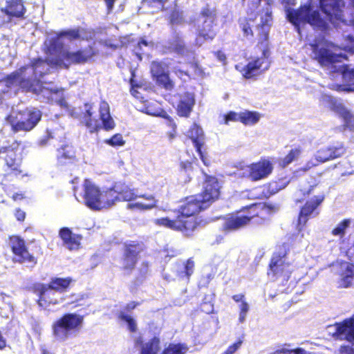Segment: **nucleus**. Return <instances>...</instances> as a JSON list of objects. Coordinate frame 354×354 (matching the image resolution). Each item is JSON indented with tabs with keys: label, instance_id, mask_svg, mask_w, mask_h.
<instances>
[{
	"label": "nucleus",
	"instance_id": "obj_29",
	"mask_svg": "<svg viewBox=\"0 0 354 354\" xmlns=\"http://www.w3.org/2000/svg\"><path fill=\"white\" fill-rule=\"evenodd\" d=\"M73 281L74 280L71 277H53L48 285L53 291L64 293L69 290Z\"/></svg>",
	"mask_w": 354,
	"mask_h": 354
},
{
	"label": "nucleus",
	"instance_id": "obj_57",
	"mask_svg": "<svg viewBox=\"0 0 354 354\" xmlns=\"http://www.w3.org/2000/svg\"><path fill=\"white\" fill-rule=\"evenodd\" d=\"M106 143L112 147H117L124 145L125 142L120 133H116L111 136L109 139L106 140Z\"/></svg>",
	"mask_w": 354,
	"mask_h": 354
},
{
	"label": "nucleus",
	"instance_id": "obj_43",
	"mask_svg": "<svg viewBox=\"0 0 354 354\" xmlns=\"http://www.w3.org/2000/svg\"><path fill=\"white\" fill-rule=\"evenodd\" d=\"M120 261L122 264L121 269L130 273L135 269L138 260L122 253Z\"/></svg>",
	"mask_w": 354,
	"mask_h": 354
},
{
	"label": "nucleus",
	"instance_id": "obj_63",
	"mask_svg": "<svg viewBox=\"0 0 354 354\" xmlns=\"http://www.w3.org/2000/svg\"><path fill=\"white\" fill-rule=\"evenodd\" d=\"M26 212L21 209L20 208H17L15 211V216L18 221L23 222L26 218Z\"/></svg>",
	"mask_w": 354,
	"mask_h": 354
},
{
	"label": "nucleus",
	"instance_id": "obj_50",
	"mask_svg": "<svg viewBox=\"0 0 354 354\" xmlns=\"http://www.w3.org/2000/svg\"><path fill=\"white\" fill-rule=\"evenodd\" d=\"M39 82L32 76L31 77H19L18 86L27 91H32L35 86L38 85Z\"/></svg>",
	"mask_w": 354,
	"mask_h": 354
},
{
	"label": "nucleus",
	"instance_id": "obj_62",
	"mask_svg": "<svg viewBox=\"0 0 354 354\" xmlns=\"http://www.w3.org/2000/svg\"><path fill=\"white\" fill-rule=\"evenodd\" d=\"M53 138V132L49 129H46L45 135L39 140V143L40 145L44 146L47 144L49 140Z\"/></svg>",
	"mask_w": 354,
	"mask_h": 354
},
{
	"label": "nucleus",
	"instance_id": "obj_16",
	"mask_svg": "<svg viewBox=\"0 0 354 354\" xmlns=\"http://www.w3.org/2000/svg\"><path fill=\"white\" fill-rule=\"evenodd\" d=\"M30 290L37 297V303L41 308H47L50 305L59 304L56 294L48 287V284L35 283L30 286Z\"/></svg>",
	"mask_w": 354,
	"mask_h": 354
},
{
	"label": "nucleus",
	"instance_id": "obj_55",
	"mask_svg": "<svg viewBox=\"0 0 354 354\" xmlns=\"http://www.w3.org/2000/svg\"><path fill=\"white\" fill-rule=\"evenodd\" d=\"M148 45L149 42L145 39L142 37L133 47V53L139 60H142V55L144 53L142 50V46L146 47Z\"/></svg>",
	"mask_w": 354,
	"mask_h": 354
},
{
	"label": "nucleus",
	"instance_id": "obj_12",
	"mask_svg": "<svg viewBox=\"0 0 354 354\" xmlns=\"http://www.w3.org/2000/svg\"><path fill=\"white\" fill-rule=\"evenodd\" d=\"M286 19L294 26L298 34L301 37L302 28L310 24V0L301 4L297 8L288 7L285 10Z\"/></svg>",
	"mask_w": 354,
	"mask_h": 354
},
{
	"label": "nucleus",
	"instance_id": "obj_30",
	"mask_svg": "<svg viewBox=\"0 0 354 354\" xmlns=\"http://www.w3.org/2000/svg\"><path fill=\"white\" fill-rule=\"evenodd\" d=\"M144 250V245L138 241H128L122 245V253L139 260L140 254Z\"/></svg>",
	"mask_w": 354,
	"mask_h": 354
},
{
	"label": "nucleus",
	"instance_id": "obj_23",
	"mask_svg": "<svg viewBox=\"0 0 354 354\" xmlns=\"http://www.w3.org/2000/svg\"><path fill=\"white\" fill-rule=\"evenodd\" d=\"M194 261L192 258L188 259L185 261H177L173 265V272L176 278L178 280H185L189 281L190 277L194 273Z\"/></svg>",
	"mask_w": 354,
	"mask_h": 354
},
{
	"label": "nucleus",
	"instance_id": "obj_34",
	"mask_svg": "<svg viewBox=\"0 0 354 354\" xmlns=\"http://www.w3.org/2000/svg\"><path fill=\"white\" fill-rule=\"evenodd\" d=\"M317 58L322 65H330L341 62L342 58H345V56L333 53L327 49H322L319 52Z\"/></svg>",
	"mask_w": 354,
	"mask_h": 354
},
{
	"label": "nucleus",
	"instance_id": "obj_15",
	"mask_svg": "<svg viewBox=\"0 0 354 354\" xmlns=\"http://www.w3.org/2000/svg\"><path fill=\"white\" fill-rule=\"evenodd\" d=\"M247 174L245 177L252 182H257L266 178L272 172L273 165L270 160L262 158L257 162L246 166Z\"/></svg>",
	"mask_w": 354,
	"mask_h": 354
},
{
	"label": "nucleus",
	"instance_id": "obj_60",
	"mask_svg": "<svg viewBox=\"0 0 354 354\" xmlns=\"http://www.w3.org/2000/svg\"><path fill=\"white\" fill-rule=\"evenodd\" d=\"M183 22L182 15L177 11H173L169 15V23L172 25L180 24Z\"/></svg>",
	"mask_w": 354,
	"mask_h": 354
},
{
	"label": "nucleus",
	"instance_id": "obj_1",
	"mask_svg": "<svg viewBox=\"0 0 354 354\" xmlns=\"http://www.w3.org/2000/svg\"><path fill=\"white\" fill-rule=\"evenodd\" d=\"M208 209L196 194L186 196L177 209L174 210L175 218L168 216L156 218L155 225L174 231L180 232L184 236L190 237L194 231L203 225V220L197 216Z\"/></svg>",
	"mask_w": 354,
	"mask_h": 354
},
{
	"label": "nucleus",
	"instance_id": "obj_61",
	"mask_svg": "<svg viewBox=\"0 0 354 354\" xmlns=\"http://www.w3.org/2000/svg\"><path fill=\"white\" fill-rule=\"evenodd\" d=\"M324 196H315L311 201V216H314V212L317 206H319L324 201Z\"/></svg>",
	"mask_w": 354,
	"mask_h": 354
},
{
	"label": "nucleus",
	"instance_id": "obj_51",
	"mask_svg": "<svg viewBox=\"0 0 354 354\" xmlns=\"http://www.w3.org/2000/svg\"><path fill=\"white\" fill-rule=\"evenodd\" d=\"M28 68V66H21L18 71H14L8 75H7L4 77V81L7 84H12L16 81H19V77L22 75L23 73L26 72V71Z\"/></svg>",
	"mask_w": 354,
	"mask_h": 354
},
{
	"label": "nucleus",
	"instance_id": "obj_32",
	"mask_svg": "<svg viewBox=\"0 0 354 354\" xmlns=\"http://www.w3.org/2000/svg\"><path fill=\"white\" fill-rule=\"evenodd\" d=\"M334 111L344 121V128L354 131V115L341 104L335 106Z\"/></svg>",
	"mask_w": 354,
	"mask_h": 354
},
{
	"label": "nucleus",
	"instance_id": "obj_49",
	"mask_svg": "<svg viewBox=\"0 0 354 354\" xmlns=\"http://www.w3.org/2000/svg\"><path fill=\"white\" fill-rule=\"evenodd\" d=\"M329 147L332 160L342 157L346 152V147L342 142H337L335 145L329 146Z\"/></svg>",
	"mask_w": 354,
	"mask_h": 354
},
{
	"label": "nucleus",
	"instance_id": "obj_40",
	"mask_svg": "<svg viewBox=\"0 0 354 354\" xmlns=\"http://www.w3.org/2000/svg\"><path fill=\"white\" fill-rule=\"evenodd\" d=\"M354 321L353 317H350L348 319H344L341 322H337L335 324V334L337 336L345 335V338L348 336L350 330V328L351 327Z\"/></svg>",
	"mask_w": 354,
	"mask_h": 354
},
{
	"label": "nucleus",
	"instance_id": "obj_22",
	"mask_svg": "<svg viewBox=\"0 0 354 354\" xmlns=\"http://www.w3.org/2000/svg\"><path fill=\"white\" fill-rule=\"evenodd\" d=\"M134 344L140 347V354H158L160 350V338L157 335L147 342H145L143 337L139 335L135 339Z\"/></svg>",
	"mask_w": 354,
	"mask_h": 354
},
{
	"label": "nucleus",
	"instance_id": "obj_56",
	"mask_svg": "<svg viewBox=\"0 0 354 354\" xmlns=\"http://www.w3.org/2000/svg\"><path fill=\"white\" fill-rule=\"evenodd\" d=\"M301 150L298 148L291 149L282 159V165L286 167L295 160L300 154Z\"/></svg>",
	"mask_w": 354,
	"mask_h": 354
},
{
	"label": "nucleus",
	"instance_id": "obj_53",
	"mask_svg": "<svg viewBox=\"0 0 354 354\" xmlns=\"http://www.w3.org/2000/svg\"><path fill=\"white\" fill-rule=\"evenodd\" d=\"M118 318L127 323L128 329L131 333H136L137 331L138 328L136 322L130 315H127L124 312H120L118 315Z\"/></svg>",
	"mask_w": 354,
	"mask_h": 354
},
{
	"label": "nucleus",
	"instance_id": "obj_28",
	"mask_svg": "<svg viewBox=\"0 0 354 354\" xmlns=\"http://www.w3.org/2000/svg\"><path fill=\"white\" fill-rule=\"evenodd\" d=\"M57 159L60 165L73 162L76 159L75 151L71 145H62L57 149Z\"/></svg>",
	"mask_w": 354,
	"mask_h": 354
},
{
	"label": "nucleus",
	"instance_id": "obj_54",
	"mask_svg": "<svg viewBox=\"0 0 354 354\" xmlns=\"http://www.w3.org/2000/svg\"><path fill=\"white\" fill-rule=\"evenodd\" d=\"M315 159L319 162H325L328 160H331V156L330 154V147H324L319 149L315 154Z\"/></svg>",
	"mask_w": 354,
	"mask_h": 354
},
{
	"label": "nucleus",
	"instance_id": "obj_37",
	"mask_svg": "<svg viewBox=\"0 0 354 354\" xmlns=\"http://www.w3.org/2000/svg\"><path fill=\"white\" fill-rule=\"evenodd\" d=\"M310 218V203L307 201L304 205L301 208L297 219V228L301 232L306 227V224Z\"/></svg>",
	"mask_w": 354,
	"mask_h": 354
},
{
	"label": "nucleus",
	"instance_id": "obj_42",
	"mask_svg": "<svg viewBox=\"0 0 354 354\" xmlns=\"http://www.w3.org/2000/svg\"><path fill=\"white\" fill-rule=\"evenodd\" d=\"M354 277V264L348 263L342 274V286L348 288L352 285V279Z\"/></svg>",
	"mask_w": 354,
	"mask_h": 354
},
{
	"label": "nucleus",
	"instance_id": "obj_18",
	"mask_svg": "<svg viewBox=\"0 0 354 354\" xmlns=\"http://www.w3.org/2000/svg\"><path fill=\"white\" fill-rule=\"evenodd\" d=\"M83 198L85 205L92 210H99L100 189L91 180L86 178L83 183Z\"/></svg>",
	"mask_w": 354,
	"mask_h": 354
},
{
	"label": "nucleus",
	"instance_id": "obj_38",
	"mask_svg": "<svg viewBox=\"0 0 354 354\" xmlns=\"http://www.w3.org/2000/svg\"><path fill=\"white\" fill-rule=\"evenodd\" d=\"M260 119V114L257 111H248L241 112L239 122L245 126H252L257 124Z\"/></svg>",
	"mask_w": 354,
	"mask_h": 354
},
{
	"label": "nucleus",
	"instance_id": "obj_46",
	"mask_svg": "<svg viewBox=\"0 0 354 354\" xmlns=\"http://www.w3.org/2000/svg\"><path fill=\"white\" fill-rule=\"evenodd\" d=\"M343 68L342 74L347 86L346 90L354 91V68L349 69L347 65Z\"/></svg>",
	"mask_w": 354,
	"mask_h": 354
},
{
	"label": "nucleus",
	"instance_id": "obj_31",
	"mask_svg": "<svg viewBox=\"0 0 354 354\" xmlns=\"http://www.w3.org/2000/svg\"><path fill=\"white\" fill-rule=\"evenodd\" d=\"M100 204L99 210L109 208L114 205L117 201L116 195L113 189V185L101 191L100 192Z\"/></svg>",
	"mask_w": 354,
	"mask_h": 354
},
{
	"label": "nucleus",
	"instance_id": "obj_58",
	"mask_svg": "<svg viewBox=\"0 0 354 354\" xmlns=\"http://www.w3.org/2000/svg\"><path fill=\"white\" fill-rule=\"evenodd\" d=\"M239 118H241V112L238 113L230 111L224 115V122L228 124L230 122H239Z\"/></svg>",
	"mask_w": 354,
	"mask_h": 354
},
{
	"label": "nucleus",
	"instance_id": "obj_64",
	"mask_svg": "<svg viewBox=\"0 0 354 354\" xmlns=\"http://www.w3.org/2000/svg\"><path fill=\"white\" fill-rule=\"evenodd\" d=\"M340 351L345 353L346 354H354V344L352 346H342L340 347Z\"/></svg>",
	"mask_w": 354,
	"mask_h": 354
},
{
	"label": "nucleus",
	"instance_id": "obj_25",
	"mask_svg": "<svg viewBox=\"0 0 354 354\" xmlns=\"http://www.w3.org/2000/svg\"><path fill=\"white\" fill-rule=\"evenodd\" d=\"M117 201H131L137 198L138 195L124 182L118 181L113 184Z\"/></svg>",
	"mask_w": 354,
	"mask_h": 354
},
{
	"label": "nucleus",
	"instance_id": "obj_5",
	"mask_svg": "<svg viewBox=\"0 0 354 354\" xmlns=\"http://www.w3.org/2000/svg\"><path fill=\"white\" fill-rule=\"evenodd\" d=\"M97 54V50L91 45L75 50L64 49L57 56L51 58L50 62L53 66L68 69L72 65H84L93 61Z\"/></svg>",
	"mask_w": 354,
	"mask_h": 354
},
{
	"label": "nucleus",
	"instance_id": "obj_17",
	"mask_svg": "<svg viewBox=\"0 0 354 354\" xmlns=\"http://www.w3.org/2000/svg\"><path fill=\"white\" fill-rule=\"evenodd\" d=\"M189 138L203 164L206 166L209 165L207 156L206 148L205 147V134L203 129L194 123L189 129Z\"/></svg>",
	"mask_w": 354,
	"mask_h": 354
},
{
	"label": "nucleus",
	"instance_id": "obj_33",
	"mask_svg": "<svg viewBox=\"0 0 354 354\" xmlns=\"http://www.w3.org/2000/svg\"><path fill=\"white\" fill-rule=\"evenodd\" d=\"M284 186H279L277 182H270L259 187L260 192L259 195L255 197L257 199H268L271 196L282 189Z\"/></svg>",
	"mask_w": 354,
	"mask_h": 354
},
{
	"label": "nucleus",
	"instance_id": "obj_26",
	"mask_svg": "<svg viewBox=\"0 0 354 354\" xmlns=\"http://www.w3.org/2000/svg\"><path fill=\"white\" fill-rule=\"evenodd\" d=\"M194 104L195 98L194 95L188 92L185 93L176 108L178 115L180 117H189Z\"/></svg>",
	"mask_w": 354,
	"mask_h": 354
},
{
	"label": "nucleus",
	"instance_id": "obj_24",
	"mask_svg": "<svg viewBox=\"0 0 354 354\" xmlns=\"http://www.w3.org/2000/svg\"><path fill=\"white\" fill-rule=\"evenodd\" d=\"M1 11L10 19H25L26 9L22 0H8L6 6L1 8Z\"/></svg>",
	"mask_w": 354,
	"mask_h": 354
},
{
	"label": "nucleus",
	"instance_id": "obj_48",
	"mask_svg": "<svg viewBox=\"0 0 354 354\" xmlns=\"http://www.w3.org/2000/svg\"><path fill=\"white\" fill-rule=\"evenodd\" d=\"M168 0H142L143 6L153 9V12L162 11L165 8V3Z\"/></svg>",
	"mask_w": 354,
	"mask_h": 354
},
{
	"label": "nucleus",
	"instance_id": "obj_20",
	"mask_svg": "<svg viewBox=\"0 0 354 354\" xmlns=\"http://www.w3.org/2000/svg\"><path fill=\"white\" fill-rule=\"evenodd\" d=\"M28 68L32 71V76L37 82H41V79L50 72V66H53L50 59H43L41 57L33 58L30 60Z\"/></svg>",
	"mask_w": 354,
	"mask_h": 354
},
{
	"label": "nucleus",
	"instance_id": "obj_7",
	"mask_svg": "<svg viewBox=\"0 0 354 354\" xmlns=\"http://www.w3.org/2000/svg\"><path fill=\"white\" fill-rule=\"evenodd\" d=\"M42 113L37 108H26L18 111L15 115H9L6 120L14 133L30 131L39 122Z\"/></svg>",
	"mask_w": 354,
	"mask_h": 354
},
{
	"label": "nucleus",
	"instance_id": "obj_14",
	"mask_svg": "<svg viewBox=\"0 0 354 354\" xmlns=\"http://www.w3.org/2000/svg\"><path fill=\"white\" fill-rule=\"evenodd\" d=\"M14 145L1 147L0 154L6 153L3 158L5 165L7 167L8 174L18 176L22 175L23 170L21 169L22 156L21 153H17L19 150V145L15 142Z\"/></svg>",
	"mask_w": 354,
	"mask_h": 354
},
{
	"label": "nucleus",
	"instance_id": "obj_27",
	"mask_svg": "<svg viewBox=\"0 0 354 354\" xmlns=\"http://www.w3.org/2000/svg\"><path fill=\"white\" fill-rule=\"evenodd\" d=\"M168 48L171 52L180 55H184L188 53L185 42L182 36L176 31L173 32L171 38L168 41Z\"/></svg>",
	"mask_w": 354,
	"mask_h": 354
},
{
	"label": "nucleus",
	"instance_id": "obj_59",
	"mask_svg": "<svg viewBox=\"0 0 354 354\" xmlns=\"http://www.w3.org/2000/svg\"><path fill=\"white\" fill-rule=\"evenodd\" d=\"M243 340L241 339H239L237 341H236L234 344L229 346L227 349L221 354H234L242 345Z\"/></svg>",
	"mask_w": 354,
	"mask_h": 354
},
{
	"label": "nucleus",
	"instance_id": "obj_36",
	"mask_svg": "<svg viewBox=\"0 0 354 354\" xmlns=\"http://www.w3.org/2000/svg\"><path fill=\"white\" fill-rule=\"evenodd\" d=\"M238 24L244 37L247 39L254 37L252 26L254 24V19L241 17L239 19Z\"/></svg>",
	"mask_w": 354,
	"mask_h": 354
},
{
	"label": "nucleus",
	"instance_id": "obj_39",
	"mask_svg": "<svg viewBox=\"0 0 354 354\" xmlns=\"http://www.w3.org/2000/svg\"><path fill=\"white\" fill-rule=\"evenodd\" d=\"M142 197L145 198L148 203H129L127 205V208L129 209H138L140 211L143 210H149L156 206V201L153 196H149L145 197V196H142Z\"/></svg>",
	"mask_w": 354,
	"mask_h": 354
},
{
	"label": "nucleus",
	"instance_id": "obj_35",
	"mask_svg": "<svg viewBox=\"0 0 354 354\" xmlns=\"http://www.w3.org/2000/svg\"><path fill=\"white\" fill-rule=\"evenodd\" d=\"M250 205L251 207L250 209L257 214V217H260V214L262 211L271 214L276 213L279 210L277 205L270 203H252Z\"/></svg>",
	"mask_w": 354,
	"mask_h": 354
},
{
	"label": "nucleus",
	"instance_id": "obj_10",
	"mask_svg": "<svg viewBox=\"0 0 354 354\" xmlns=\"http://www.w3.org/2000/svg\"><path fill=\"white\" fill-rule=\"evenodd\" d=\"M250 205L242 207L225 219L223 229L226 232L236 231L248 225L257 214L250 209Z\"/></svg>",
	"mask_w": 354,
	"mask_h": 354
},
{
	"label": "nucleus",
	"instance_id": "obj_21",
	"mask_svg": "<svg viewBox=\"0 0 354 354\" xmlns=\"http://www.w3.org/2000/svg\"><path fill=\"white\" fill-rule=\"evenodd\" d=\"M59 236L62 239L63 245L69 250H77L80 248L82 236L73 233L69 227L60 228Z\"/></svg>",
	"mask_w": 354,
	"mask_h": 354
},
{
	"label": "nucleus",
	"instance_id": "obj_3",
	"mask_svg": "<svg viewBox=\"0 0 354 354\" xmlns=\"http://www.w3.org/2000/svg\"><path fill=\"white\" fill-rule=\"evenodd\" d=\"M81 122L91 133L98 132L101 129L109 131L115 127V123L111 115L109 105L104 100L100 102L97 114L93 104L85 103L84 111L81 115Z\"/></svg>",
	"mask_w": 354,
	"mask_h": 354
},
{
	"label": "nucleus",
	"instance_id": "obj_2",
	"mask_svg": "<svg viewBox=\"0 0 354 354\" xmlns=\"http://www.w3.org/2000/svg\"><path fill=\"white\" fill-rule=\"evenodd\" d=\"M258 45L263 46L261 57H256L249 61L239 71L242 76L246 80H256L257 77L269 69L270 66V51L268 46L269 28L263 24L258 26Z\"/></svg>",
	"mask_w": 354,
	"mask_h": 354
},
{
	"label": "nucleus",
	"instance_id": "obj_41",
	"mask_svg": "<svg viewBox=\"0 0 354 354\" xmlns=\"http://www.w3.org/2000/svg\"><path fill=\"white\" fill-rule=\"evenodd\" d=\"M189 348L184 343H170L165 347L161 354H185Z\"/></svg>",
	"mask_w": 354,
	"mask_h": 354
},
{
	"label": "nucleus",
	"instance_id": "obj_45",
	"mask_svg": "<svg viewBox=\"0 0 354 354\" xmlns=\"http://www.w3.org/2000/svg\"><path fill=\"white\" fill-rule=\"evenodd\" d=\"M129 71L131 74V77L129 80V83L130 84V93L131 94L134 96L136 98H138V91H137V88H141L142 86V84L138 82L135 77H136V70L135 68L130 67L129 68Z\"/></svg>",
	"mask_w": 354,
	"mask_h": 354
},
{
	"label": "nucleus",
	"instance_id": "obj_11",
	"mask_svg": "<svg viewBox=\"0 0 354 354\" xmlns=\"http://www.w3.org/2000/svg\"><path fill=\"white\" fill-rule=\"evenodd\" d=\"M221 185L215 176L204 174L203 188L196 196L202 201V203L209 208L221 196Z\"/></svg>",
	"mask_w": 354,
	"mask_h": 354
},
{
	"label": "nucleus",
	"instance_id": "obj_19",
	"mask_svg": "<svg viewBox=\"0 0 354 354\" xmlns=\"http://www.w3.org/2000/svg\"><path fill=\"white\" fill-rule=\"evenodd\" d=\"M151 73L158 86L166 91H171L174 88L175 84L170 78L169 72L165 71L162 63L153 62L151 66Z\"/></svg>",
	"mask_w": 354,
	"mask_h": 354
},
{
	"label": "nucleus",
	"instance_id": "obj_13",
	"mask_svg": "<svg viewBox=\"0 0 354 354\" xmlns=\"http://www.w3.org/2000/svg\"><path fill=\"white\" fill-rule=\"evenodd\" d=\"M200 15L205 19L198 31L197 37L205 41L212 40L216 35V32L214 28L216 21V10L209 4H206L202 8Z\"/></svg>",
	"mask_w": 354,
	"mask_h": 354
},
{
	"label": "nucleus",
	"instance_id": "obj_4",
	"mask_svg": "<svg viewBox=\"0 0 354 354\" xmlns=\"http://www.w3.org/2000/svg\"><path fill=\"white\" fill-rule=\"evenodd\" d=\"M343 0H319V8L326 20L322 19L317 11L311 12V26L320 30H326L328 22L334 26L344 21Z\"/></svg>",
	"mask_w": 354,
	"mask_h": 354
},
{
	"label": "nucleus",
	"instance_id": "obj_6",
	"mask_svg": "<svg viewBox=\"0 0 354 354\" xmlns=\"http://www.w3.org/2000/svg\"><path fill=\"white\" fill-rule=\"evenodd\" d=\"M84 323V316L75 313H66L52 324V334L58 342H65L79 333Z\"/></svg>",
	"mask_w": 354,
	"mask_h": 354
},
{
	"label": "nucleus",
	"instance_id": "obj_47",
	"mask_svg": "<svg viewBox=\"0 0 354 354\" xmlns=\"http://www.w3.org/2000/svg\"><path fill=\"white\" fill-rule=\"evenodd\" d=\"M305 354L304 350L301 348H291L290 344H284L279 346L272 353L270 354Z\"/></svg>",
	"mask_w": 354,
	"mask_h": 354
},
{
	"label": "nucleus",
	"instance_id": "obj_44",
	"mask_svg": "<svg viewBox=\"0 0 354 354\" xmlns=\"http://www.w3.org/2000/svg\"><path fill=\"white\" fill-rule=\"evenodd\" d=\"M84 29L81 28H75L62 30L57 33L58 37H66L69 41L78 40L81 38V33Z\"/></svg>",
	"mask_w": 354,
	"mask_h": 354
},
{
	"label": "nucleus",
	"instance_id": "obj_52",
	"mask_svg": "<svg viewBox=\"0 0 354 354\" xmlns=\"http://www.w3.org/2000/svg\"><path fill=\"white\" fill-rule=\"evenodd\" d=\"M351 220L349 218H345L342 220L338 225L332 230L331 234L333 236H339L343 237L345 235L346 230L349 227Z\"/></svg>",
	"mask_w": 354,
	"mask_h": 354
},
{
	"label": "nucleus",
	"instance_id": "obj_8",
	"mask_svg": "<svg viewBox=\"0 0 354 354\" xmlns=\"http://www.w3.org/2000/svg\"><path fill=\"white\" fill-rule=\"evenodd\" d=\"M11 251L17 261L20 263H30L33 266L37 263V255L41 254L42 251L39 245H35V252H30L26 245L25 241L18 235L9 236Z\"/></svg>",
	"mask_w": 354,
	"mask_h": 354
},
{
	"label": "nucleus",
	"instance_id": "obj_9",
	"mask_svg": "<svg viewBox=\"0 0 354 354\" xmlns=\"http://www.w3.org/2000/svg\"><path fill=\"white\" fill-rule=\"evenodd\" d=\"M287 250L286 249L280 250L272 254L267 270V275L273 281H277L281 278L288 281L290 278L291 272L289 270L290 263L286 261Z\"/></svg>",
	"mask_w": 354,
	"mask_h": 354
}]
</instances>
